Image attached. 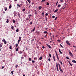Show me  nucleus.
<instances>
[{"mask_svg":"<svg viewBox=\"0 0 76 76\" xmlns=\"http://www.w3.org/2000/svg\"><path fill=\"white\" fill-rule=\"evenodd\" d=\"M58 65L59 66V69L60 72H61V73H63V70L61 69V66H60V64H58Z\"/></svg>","mask_w":76,"mask_h":76,"instance_id":"nucleus-1","label":"nucleus"},{"mask_svg":"<svg viewBox=\"0 0 76 76\" xmlns=\"http://www.w3.org/2000/svg\"><path fill=\"white\" fill-rule=\"evenodd\" d=\"M69 54L70 57H73V54H72V53L71 52H69Z\"/></svg>","mask_w":76,"mask_h":76,"instance_id":"nucleus-2","label":"nucleus"},{"mask_svg":"<svg viewBox=\"0 0 76 76\" xmlns=\"http://www.w3.org/2000/svg\"><path fill=\"white\" fill-rule=\"evenodd\" d=\"M20 41H21V37H19V40H18V44H19V42H20Z\"/></svg>","mask_w":76,"mask_h":76,"instance_id":"nucleus-3","label":"nucleus"},{"mask_svg":"<svg viewBox=\"0 0 76 76\" xmlns=\"http://www.w3.org/2000/svg\"><path fill=\"white\" fill-rule=\"evenodd\" d=\"M2 41L4 42V44H7V42L5 40V39H2Z\"/></svg>","mask_w":76,"mask_h":76,"instance_id":"nucleus-4","label":"nucleus"},{"mask_svg":"<svg viewBox=\"0 0 76 76\" xmlns=\"http://www.w3.org/2000/svg\"><path fill=\"white\" fill-rule=\"evenodd\" d=\"M66 42L68 45H70V42H69L68 41V40H67Z\"/></svg>","mask_w":76,"mask_h":76,"instance_id":"nucleus-5","label":"nucleus"},{"mask_svg":"<svg viewBox=\"0 0 76 76\" xmlns=\"http://www.w3.org/2000/svg\"><path fill=\"white\" fill-rule=\"evenodd\" d=\"M46 45L47 46H48V47H49V48H51V46H50V45H48V44H47Z\"/></svg>","mask_w":76,"mask_h":76,"instance_id":"nucleus-6","label":"nucleus"},{"mask_svg":"<svg viewBox=\"0 0 76 76\" xmlns=\"http://www.w3.org/2000/svg\"><path fill=\"white\" fill-rule=\"evenodd\" d=\"M2 46H3V43H1L0 44V47H2Z\"/></svg>","mask_w":76,"mask_h":76,"instance_id":"nucleus-7","label":"nucleus"},{"mask_svg":"<svg viewBox=\"0 0 76 76\" xmlns=\"http://www.w3.org/2000/svg\"><path fill=\"white\" fill-rule=\"evenodd\" d=\"M34 59L35 60H37L38 59V58L37 57H35L34 58Z\"/></svg>","mask_w":76,"mask_h":76,"instance_id":"nucleus-8","label":"nucleus"},{"mask_svg":"<svg viewBox=\"0 0 76 76\" xmlns=\"http://www.w3.org/2000/svg\"><path fill=\"white\" fill-rule=\"evenodd\" d=\"M59 53H60V54H62V52H61V51L60 50V49H59Z\"/></svg>","mask_w":76,"mask_h":76,"instance_id":"nucleus-9","label":"nucleus"},{"mask_svg":"<svg viewBox=\"0 0 76 76\" xmlns=\"http://www.w3.org/2000/svg\"><path fill=\"white\" fill-rule=\"evenodd\" d=\"M42 9V7L40 6L39 7V10H41Z\"/></svg>","mask_w":76,"mask_h":76,"instance_id":"nucleus-10","label":"nucleus"},{"mask_svg":"<svg viewBox=\"0 0 76 76\" xmlns=\"http://www.w3.org/2000/svg\"><path fill=\"white\" fill-rule=\"evenodd\" d=\"M72 63H76V61H75V60H74L72 61Z\"/></svg>","mask_w":76,"mask_h":76,"instance_id":"nucleus-11","label":"nucleus"},{"mask_svg":"<svg viewBox=\"0 0 76 76\" xmlns=\"http://www.w3.org/2000/svg\"><path fill=\"white\" fill-rule=\"evenodd\" d=\"M18 53H19V54H22V52L21 50H20L19 51V52H18Z\"/></svg>","mask_w":76,"mask_h":76,"instance_id":"nucleus-12","label":"nucleus"},{"mask_svg":"<svg viewBox=\"0 0 76 76\" xmlns=\"http://www.w3.org/2000/svg\"><path fill=\"white\" fill-rule=\"evenodd\" d=\"M12 7V4H10L9 7V9H11Z\"/></svg>","mask_w":76,"mask_h":76,"instance_id":"nucleus-13","label":"nucleus"},{"mask_svg":"<svg viewBox=\"0 0 76 76\" xmlns=\"http://www.w3.org/2000/svg\"><path fill=\"white\" fill-rule=\"evenodd\" d=\"M53 60H54V61H56V59H55V56H53Z\"/></svg>","mask_w":76,"mask_h":76,"instance_id":"nucleus-14","label":"nucleus"},{"mask_svg":"<svg viewBox=\"0 0 76 76\" xmlns=\"http://www.w3.org/2000/svg\"><path fill=\"white\" fill-rule=\"evenodd\" d=\"M58 9H57V10H56L55 11H54V12H57V11H58Z\"/></svg>","mask_w":76,"mask_h":76,"instance_id":"nucleus-15","label":"nucleus"},{"mask_svg":"<svg viewBox=\"0 0 76 76\" xmlns=\"http://www.w3.org/2000/svg\"><path fill=\"white\" fill-rule=\"evenodd\" d=\"M12 71L11 72V73H12V75H13V71Z\"/></svg>","mask_w":76,"mask_h":76,"instance_id":"nucleus-16","label":"nucleus"},{"mask_svg":"<svg viewBox=\"0 0 76 76\" xmlns=\"http://www.w3.org/2000/svg\"><path fill=\"white\" fill-rule=\"evenodd\" d=\"M66 58L68 60H70V58H69V57L68 56L66 57Z\"/></svg>","mask_w":76,"mask_h":76,"instance_id":"nucleus-17","label":"nucleus"},{"mask_svg":"<svg viewBox=\"0 0 76 76\" xmlns=\"http://www.w3.org/2000/svg\"><path fill=\"white\" fill-rule=\"evenodd\" d=\"M35 30V28L34 27V28L33 29V30H32V32H34Z\"/></svg>","mask_w":76,"mask_h":76,"instance_id":"nucleus-18","label":"nucleus"},{"mask_svg":"<svg viewBox=\"0 0 76 76\" xmlns=\"http://www.w3.org/2000/svg\"><path fill=\"white\" fill-rule=\"evenodd\" d=\"M42 56H41V57L39 58V60H42Z\"/></svg>","mask_w":76,"mask_h":76,"instance_id":"nucleus-19","label":"nucleus"},{"mask_svg":"<svg viewBox=\"0 0 76 76\" xmlns=\"http://www.w3.org/2000/svg\"><path fill=\"white\" fill-rule=\"evenodd\" d=\"M26 20H29V18L28 17H27L26 18Z\"/></svg>","mask_w":76,"mask_h":76,"instance_id":"nucleus-20","label":"nucleus"},{"mask_svg":"<svg viewBox=\"0 0 76 76\" xmlns=\"http://www.w3.org/2000/svg\"><path fill=\"white\" fill-rule=\"evenodd\" d=\"M22 11H23V12H25V9H23L22 10Z\"/></svg>","mask_w":76,"mask_h":76,"instance_id":"nucleus-21","label":"nucleus"},{"mask_svg":"<svg viewBox=\"0 0 76 76\" xmlns=\"http://www.w3.org/2000/svg\"><path fill=\"white\" fill-rule=\"evenodd\" d=\"M49 4H50L49 2H47V3L46 4V5H47V6H48Z\"/></svg>","mask_w":76,"mask_h":76,"instance_id":"nucleus-22","label":"nucleus"},{"mask_svg":"<svg viewBox=\"0 0 76 76\" xmlns=\"http://www.w3.org/2000/svg\"><path fill=\"white\" fill-rule=\"evenodd\" d=\"M44 32L45 33V34H48V32L47 31H45Z\"/></svg>","mask_w":76,"mask_h":76,"instance_id":"nucleus-23","label":"nucleus"},{"mask_svg":"<svg viewBox=\"0 0 76 76\" xmlns=\"http://www.w3.org/2000/svg\"><path fill=\"white\" fill-rule=\"evenodd\" d=\"M58 7H61V5L58 4Z\"/></svg>","mask_w":76,"mask_h":76,"instance_id":"nucleus-24","label":"nucleus"},{"mask_svg":"<svg viewBox=\"0 0 76 76\" xmlns=\"http://www.w3.org/2000/svg\"><path fill=\"white\" fill-rule=\"evenodd\" d=\"M46 0H42V1H41V2H42H42H43V1L44 2V1H45Z\"/></svg>","mask_w":76,"mask_h":76,"instance_id":"nucleus-25","label":"nucleus"},{"mask_svg":"<svg viewBox=\"0 0 76 76\" xmlns=\"http://www.w3.org/2000/svg\"><path fill=\"white\" fill-rule=\"evenodd\" d=\"M56 66L57 69L58 68V65H56Z\"/></svg>","mask_w":76,"mask_h":76,"instance_id":"nucleus-26","label":"nucleus"},{"mask_svg":"<svg viewBox=\"0 0 76 76\" xmlns=\"http://www.w3.org/2000/svg\"><path fill=\"white\" fill-rule=\"evenodd\" d=\"M49 59H48V61H51V60L50 59V57L49 56Z\"/></svg>","mask_w":76,"mask_h":76,"instance_id":"nucleus-27","label":"nucleus"},{"mask_svg":"<svg viewBox=\"0 0 76 76\" xmlns=\"http://www.w3.org/2000/svg\"><path fill=\"white\" fill-rule=\"evenodd\" d=\"M35 14H37V10H35Z\"/></svg>","mask_w":76,"mask_h":76,"instance_id":"nucleus-28","label":"nucleus"},{"mask_svg":"<svg viewBox=\"0 0 76 76\" xmlns=\"http://www.w3.org/2000/svg\"><path fill=\"white\" fill-rule=\"evenodd\" d=\"M60 63L61 64V65H63V62H62L61 61H60Z\"/></svg>","mask_w":76,"mask_h":76,"instance_id":"nucleus-29","label":"nucleus"},{"mask_svg":"<svg viewBox=\"0 0 76 76\" xmlns=\"http://www.w3.org/2000/svg\"><path fill=\"white\" fill-rule=\"evenodd\" d=\"M16 32H19V29H17V30H16Z\"/></svg>","mask_w":76,"mask_h":76,"instance_id":"nucleus-30","label":"nucleus"},{"mask_svg":"<svg viewBox=\"0 0 76 76\" xmlns=\"http://www.w3.org/2000/svg\"><path fill=\"white\" fill-rule=\"evenodd\" d=\"M6 22H7V23H9V20L8 19H7V20L6 21Z\"/></svg>","mask_w":76,"mask_h":76,"instance_id":"nucleus-31","label":"nucleus"},{"mask_svg":"<svg viewBox=\"0 0 76 76\" xmlns=\"http://www.w3.org/2000/svg\"><path fill=\"white\" fill-rule=\"evenodd\" d=\"M49 57H51V54L50 53L49 54Z\"/></svg>","mask_w":76,"mask_h":76,"instance_id":"nucleus-32","label":"nucleus"},{"mask_svg":"<svg viewBox=\"0 0 76 76\" xmlns=\"http://www.w3.org/2000/svg\"><path fill=\"white\" fill-rule=\"evenodd\" d=\"M9 48H10V49L11 50L12 49V46L10 45V46Z\"/></svg>","mask_w":76,"mask_h":76,"instance_id":"nucleus-33","label":"nucleus"},{"mask_svg":"<svg viewBox=\"0 0 76 76\" xmlns=\"http://www.w3.org/2000/svg\"><path fill=\"white\" fill-rule=\"evenodd\" d=\"M13 28H14V27H13V26H11V28L12 29H13Z\"/></svg>","mask_w":76,"mask_h":76,"instance_id":"nucleus-34","label":"nucleus"},{"mask_svg":"<svg viewBox=\"0 0 76 76\" xmlns=\"http://www.w3.org/2000/svg\"><path fill=\"white\" fill-rule=\"evenodd\" d=\"M7 10V8L6 7V8L5 9V11H6Z\"/></svg>","mask_w":76,"mask_h":76,"instance_id":"nucleus-35","label":"nucleus"},{"mask_svg":"<svg viewBox=\"0 0 76 76\" xmlns=\"http://www.w3.org/2000/svg\"><path fill=\"white\" fill-rule=\"evenodd\" d=\"M12 22L14 23H15V20H13Z\"/></svg>","mask_w":76,"mask_h":76,"instance_id":"nucleus-36","label":"nucleus"},{"mask_svg":"<svg viewBox=\"0 0 76 76\" xmlns=\"http://www.w3.org/2000/svg\"><path fill=\"white\" fill-rule=\"evenodd\" d=\"M18 6L19 7H20V5H19L18 4H17Z\"/></svg>","mask_w":76,"mask_h":76,"instance_id":"nucleus-37","label":"nucleus"},{"mask_svg":"<svg viewBox=\"0 0 76 76\" xmlns=\"http://www.w3.org/2000/svg\"><path fill=\"white\" fill-rule=\"evenodd\" d=\"M60 46H61V47H62V48H64V47H63V46H62V45H61V44H60Z\"/></svg>","mask_w":76,"mask_h":76,"instance_id":"nucleus-38","label":"nucleus"},{"mask_svg":"<svg viewBox=\"0 0 76 76\" xmlns=\"http://www.w3.org/2000/svg\"><path fill=\"white\" fill-rule=\"evenodd\" d=\"M29 61H31V60H32L31 59V58H29Z\"/></svg>","mask_w":76,"mask_h":76,"instance_id":"nucleus-39","label":"nucleus"},{"mask_svg":"<svg viewBox=\"0 0 76 76\" xmlns=\"http://www.w3.org/2000/svg\"><path fill=\"white\" fill-rule=\"evenodd\" d=\"M18 48H17L16 50H15V51H18Z\"/></svg>","mask_w":76,"mask_h":76,"instance_id":"nucleus-40","label":"nucleus"},{"mask_svg":"<svg viewBox=\"0 0 76 76\" xmlns=\"http://www.w3.org/2000/svg\"><path fill=\"white\" fill-rule=\"evenodd\" d=\"M57 59L58 60L59 62H60V59H59V58H57Z\"/></svg>","mask_w":76,"mask_h":76,"instance_id":"nucleus-41","label":"nucleus"},{"mask_svg":"<svg viewBox=\"0 0 76 76\" xmlns=\"http://www.w3.org/2000/svg\"><path fill=\"white\" fill-rule=\"evenodd\" d=\"M16 47H18V44H17L16 45H15Z\"/></svg>","mask_w":76,"mask_h":76,"instance_id":"nucleus-42","label":"nucleus"},{"mask_svg":"<svg viewBox=\"0 0 76 76\" xmlns=\"http://www.w3.org/2000/svg\"><path fill=\"white\" fill-rule=\"evenodd\" d=\"M57 17H56V18H55V19H54L55 20H56V19H57Z\"/></svg>","mask_w":76,"mask_h":76,"instance_id":"nucleus-43","label":"nucleus"},{"mask_svg":"<svg viewBox=\"0 0 76 76\" xmlns=\"http://www.w3.org/2000/svg\"><path fill=\"white\" fill-rule=\"evenodd\" d=\"M18 65H16L15 66V67L16 68H18Z\"/></svg>","mask_w":76,"mask_h":76,"instance_id":"nucleus-44","label":"nucleus"},{"mask_svg":"<svg viewBox=\"0 0 76 76\" xmlns=\"http://www.w3.org/2000/svg\"><path fill=\"white\" fill-rule=\"evenodd\" d=\"M34 4V2H32V3H31L32 5H33V4Z\"/></svg>","mask_w":76,"mask_h":76,"instance_id":"nucleus-45","label":"nucleus"},{"mask_svg":"<svg viewBox=\"0 0 76 76\" xmlns=\"http://www.w3.org/2000/svg\"><path fill=\"white\" fill-rule=\"evenodd\" d=\"M58 4V1L57 2L56 4V6H57Z\"/></svg>","mask_w":76,"mask_h":76,"instance_id":"nucleus-46","label":"nucleus"},{"mask_svg":"<svg viewBox=\"0 0 76 76\" xmlns=\"http://www.w3.org/2000/svg\"><path fill=\"white\" fill-rule=\"evenodd\" d=\"M48 13H46L45 14V16H48Z\"/></svg>","mask_w":76,"mask_h":76,"instance_id":"nucleus-47","label":"nucleus"},{"mask_svg":"<svg viewBox=\"0 0 76 76\" xmlns=\"http://www.w3.org/2000/svg\"><path fill=\"white\" fill-rule=\"evenodd\" d=\"M32 62H33V63H35V61L33 60L32 61Z\"/></svg>","mask_w":76,"mask_h":76,"instance_id":"nucleus-48","label":"nucleus"},{"mask_svg":"<svg viewBox=\"0 0 76 76\" xmlns=\"http://www.w3.org/2000/svg\"><path fill=\"white\" fill-rule=\"evenodd\" d=\"M45 29L46 30H47L48 29V28H45Z\"/></svg>","mask_w":76,"mask_h":76,"instance_id":"nucleus-49","label":"nucleus"},{"mask_svg":"<svg viewBox=\"0 0 76 76\" xmlns=\"http://www.w3.org/2000/svg\"><path fill=\"white\" fill-rule=\"evenodd\" d=\"M42 16H44V12L42 13Z\"/></svg>","mask_w":76,"mask_h":76,"instance_id":"nucleus-50","label":"nucleus"},{"mask_svg":"<svg viewBox=\"0 0 76 76\" xmlns=\"http://www.w3.org/2000/svg\"><path fill=\"white\" fill-rule=\"evenodd\" d=\"M68 61V62H69V64H71V63H70V61Z\"/></svg>","mask_w":76,"mask_h":76,"instance_id":"nucleus-51","label":"nucleus"},{"mask_svg":"<svg viewBox=\"0 0 76 76\" xmlns=\"http://www.w3.org/2000/svg\"><path fill=\"white\" fill-rule=\"evenodd\" d=\"M52 18H55V16H52Z\"/></svg>","mask_w":76,"mask_h":76,"instance_id":"nucleus-52","label":"nucleus"},{"mask_svg":"<svg viewBox=\"0 0 76 76\" xmlns=\"http://www.w3.org/2000/svg\"><path fill=\"white\" fill-rule=\"evenodd\" d=\"M73 47H74V48H76V46H74V45H73Z\"/></svg>","mask_w":76,"mask_h":76,"instance_id":"nucleus-53","label":"nucleus"},{"mask_svg":"<svg viewBox=\"0 0 76 76\" xmlns=\"http://www.w3.org/2000/svg\"><path fill=\"white\" fill-rule=\"evenodd\" d=\"M57 41H58V42H60V40L59 39H58L57 40Z\"/></svg>","mask_w":76,"mask_h":76,"instance_id":"nucleus-54","label":"nucleus"},{"mask_svg":"<svg viewBox=\"0 0 76 76\" xmlns=\"http://www.w3.org/2000/svg\"><path fill=\"white\" fill-rule=\"evenodd\" d=\"M42 48L44 49V48H45V47L42 46Z\"/></svg>","mask_w":76,"mask_h":76,"instance_id":"nucleus-55","label":"nucleus"},{"mask_svg":"<svg viewBox=\"0 0 76 76\" xmlns=\"http://www.w3.org/2000/svg\"><path fill=\"white\" fill-rule=\"evenodd\" d=\"M56 57H57V58H59L58 57V55H56Z\"/></svg>","mask_w":76,"mask_h":76,"instance_id":"nucleus-56","label":"nucleus"},{"mask_svg":"<svg viewBox=\"0 0 76 76\" xmlns=\"http://www.w3.org/2000/svg\"><path fill=\"white\" fill-rule=\"evenodd\" d=\"M45 19L46 20V21H47V17H45Z\"/></svg>","mask_w":76,"mask_h":76,"instance_id":"nucleus-57","label":"nucleus"},{"mask_svg":"<svg viewBox=\"0 0 76 76\" xmlns=\"http://www.w3.org/2000/svg\"><path fill=\"white\" fill-rule=\"evenodd\" d=\"M35 67L36 69H37V66H36Z\"/></svg>","mask_w":76,"mask_h":76,"instance_id":"nucleus-58","label":"nucleus"},{"mask_svg":"<svg viewBox=\"0 0 76 76\" xmlns=\"http://www.w3.org/2000/svg\"><path fill=\"white\" fill-rule=\"evenodd\" d=\"M60 1H61V2H63V0H61Z\"/></svg>","mask_w":76,"mask_h":76,"instance_id":"nucleus-59","label":"nucleus"},{"mask_svg":"<svg viewBox=\"0 0 76 76\" xmlns=\"http://www.w3.org/2000/svg\"><path fill=\"white\" fill-rule=\"evenodd\" d=\"M70 64V65L71 66H72V64Z\"/></svg>","mask_w":76,"mask_h":76,"instance_id":"nucleus-60","label":"nucleus"},{"mask_svg":"<svg viewBox=\"0 0 76 76\" xmlns=\"http://www.w3.org/2000/svg\"><path fill=\"white\" fill-rule=\"evenodd\" d=\"M4 66H2V69H4Z\"/></svg>","mask_w":76,"mask_h":76,"instance_id":"nucleus-61","label":"nucleus"},{"mask_svg":"<svg viewBox=\"0 0 76 76\" xmlns=\"http://www.w3.org/2000/svg\"><path fill=\"white\" fill-rule=\"evenodd\" d=\"M27 1H28V2H30V0H27Z\"/></svg>","mask_w":76,"mask_h":76,"instance_id":"nucleus-62","label":"nucleus"},{"mask_svg":"<svg viewBox=\"0 0 76 76\" xmlns=\"http://www.w3.org/2000/svg\"><path fill=\"white\" fill-rule=\"evenodd\" d=\"M46 37H47V35H45V38Z\"/></svg>","mask_w":76,"mask_h":76,"instance_id":"nucleus-63","label":"nucleus"},{"mask_svg":"<svg viewBox=\"0 0 76 76\" xmlns=\"http://www.w3.org/2000/svg\"><path fill=\"white\" fill-rule=\"evenodd\" d=\"M32 21H31V22H30V25H32Z\"/></svg>","mask_w":76,"mask_h":76,"instance_id":"nucleus-64","label":"nucleus"}]
</instances>
